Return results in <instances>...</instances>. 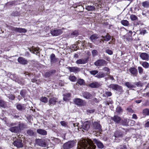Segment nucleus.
<instances>
[{
  "instance_id": "nucleus-58",
  "label": "nucleus",
  "mask_w": 149,
  "mask_h": 149,
  "mask_svg": "<svg viewBox=\"0 0 149 149\" xmlns=\"http://www.w3.org/2000/svg\"><path fill=\"white\" fill-rule=\"evenodd\" d=\"M143 96L145 97L147 96L149 97V91L146 93V94H144Z\"/></svg>"
},
{
  "instance_id": "nucleus-41",
  "label": "nucleus",
  "mask_w": 149,
  "mask_h": 149,
  "mask_svg": "<svg viewBox=\"0 0 149 149\" xmlns=\"http://www.w3.org/2000/svg\"><path fill=\"white\" fill-rule=\"evenodd\" d=\"M143 113L144 115H149V109H146L143 110Z\"/></svg>"
},
{
  "instance_id": "nucleus-49",
  "label": "nucleus",
  "mask_w": 149,
  "mask_h": 149,
  "mask_svg": "<svg viewBox=\"0 0 149 149\" xmlns=\"http://www.w3.org/2000/svg\"><path fill=\"white\" fill-rule=\"evenodd\" d=\"M92 53L93 56H94L97 55V52L96 50H94L92 51Z\"/></svg>"
},
{
  "instance_id": "nucleus-15",
  "label": "nucleus",
  "mask_w": 149,
  "mask_h": 149,
  "mask_svg": "<svg viewBox=\"0 0 149 149\" xmlns=\"http://www.w3.org/2000/svg\"><path fill=\"white\" fill-rule=\"evenodd\" d=\"M89 127L90 125L89 122L88 121H86L84 123L81 127H80V128H82L84 130H87L89 129Z\"/></svg>"
},
{
  "instance_id": "nucleus-24",
  "label": "nucleus",
  "mask_w": 149,
  "mask_h": 149,
  "mask_svg": "<svg viewBox=\"0 0 149 149\" xmlns=\"http://www.w3.org/2000/svg\"><path fill=\"white\" fill-rule=\"evenodd\" d=\"M19 128L18 127H11L9 129V130L12 132H17L19 131Z\"/></svg>"
},
{
  "instance_id": "nucleus-5",
  "label": "nucleus",
  "mask_w": 149,
  "mask_h": 149,
  "mask_svg": "<svg viewBox=\"0 0 149 149\" xmlns=\"http://www.w3.org/2000/svg\"><path fill=\"white\" fill-rule=\"evenodd\" d=\"M74 102L76 104L79 106H83L85 104V102L81 99L75 98L74 100Z\"/></svg>"
},
{
  "instance_id": "nucleus-38",
  "label": "nucleus",
  "mask_w": 149,
  "mask_h": 149,
  "mask_svg": "<svg viewBox=\"0 0 149 149\" xmlns=\"http://www.w3.org/2000/svg\"><path fill=\"white\" fill-rule=\"evenodd\" d=\"M103 39L105 41H108L111 39V36L107 34L106 36L102 37Z\"/></svg>"
},
{
  "instance_id": "nucleus-32",
  "label": "nucleus",
  "mask_w": 149,
  "mask_h": 149,
  "mask_svg": "<svg viewBox=\"0 0 149 149\" xmlns=\"http://www.w3.org/2000/svg\"><path fill=\"white\" fill-rule=\"evenodd\" d=\"M141 65L145 68H148L149 67V63L146 62H143Z\"/></svg>"
},
{
  "instance_id": "nucleus-40",
  "label": "nucleus",
  "mask_w": 149,
  "mask_h": 149,
  "mask_svg": "<svg viewBox=\"0 0 149 149\" xmlns=\"http://www.w3.org/2000/svg\"><path fill=\"white\" fill-rule=\"evenodd\" d=\"M69 79L72 81L74 82L76 80V78L74 76H70L69 77Z\"/></svg>"
},
{
  "instance_id": "nucleus-4",
  "label": "nucleus",
  "mask_w": 149,
  "mask_h": 149,
  "mask_svg": "<svg viewBox=\"0 0 149 149\" xmlns=\"http://www.w3.org/2000/svg\"><path fill=\"white\" fill-rule=\"evenodd\" d=\"M107 63L103 59H99L96 61L94 63V65L96 66H102L106 65Z\"/></svg>"
},
{
  "instance_id": "nucleus-42",
  "label": "nucleus",
  "mask_w": 149,
  "mask_h": 149,
  "mask_svg": "<svg viewBox=\"0 0 149 149\" xmlns=\"http://www.w3.org/2000/svg\"><path fill=\"white\" fill-rule=\"evenodd\" d=\"M27 134L30 136H32L34 135V132L32 130H29L27 131Z\"/></svg>"
},
{
  "instance_id": "nucleus-17",
  "label": "nucleus",
  "mask_w": 149,
  "mask_h": 149,
  "mask_svg": "<svg viewBox=\"0 0 149 149\" xmlns=\"http://www.w3.org/2000/svg\"><path fill=\"white\" fill-rule=\"evenodd\" d=\"M101 85V84L98 82H95L91 83L90 84L89 86L93 88H96L100 87Z\"/></svg>"
},
{
  "instance_id": "nucleus-28",
  "label": "nucleus",
  "mask_w": 149,
  "mask_h": 149,
  "mask_svg": "<svg viewBox=\"0 0 149 149\" xmlns=\"http://www.w3.org/2000/svg\"><path fill=\"white\" fill-rule=\"evenodd\" d=\"M95 8L94 6H86V9L88 11H93Z\"/></svg>"
},
{
  "instance_id": "nucleus-31",
  "label": "nucleus",
  "mask_w": 149,
  "mask_h": 149,
  "mask_svg": "<svg viewBox=\"0 0 149 149\" xmlns=\"http://www.w3.org/2000/svg\"><path fill=\"white\" fill-rule=\"evenodd\" d=\"M116 112L118 114L121 113L123 112V109L120 106H118L116 108Z\"/></svg>"
},
{
  "instance_id": "nucleus-61",
  "label": "nucleus",
  "mask_w": 149,
  "mask_h": 149,
  "mask_svg": "<svg viewBox=\"0 0 149 149\" xmlns=\"http://www.w3.org/2000/svg\"><path fill=\"white\" fill-rule=\"evenodd\" d=\"M132 34V32L131 31H129L128 33L127 34V35H128L130 36H131Z\"/></svg>"
},
{
  "instance_id": "nucleus-6",
  "label": "nucleus",
  "mask_w": 149,
  "mask_h": 149,
  "mask_svg": "<svg viewBox=\"0 0 149 149\" xmlns=\"http://www.w3.org/2000/svg\"><path fill=\"white\" fill-rule=\"evenodd\" d=\"M13 144L17 148H21L23 146V145L22 143V140L20 139H19L14 141Z\"/></svg>"
},
{
  "instance_id": "nucleus-64",
  "label": "nucleus",
  "mask_w": 149,
  "mask_h": 149,
  "mask_svg": "<svg viewBox=\"0 0 149 149\" xmlns=\"http://www.w3.org/2000/svg\"><path fill=\"white\" fill-rule=\"evenodd\" d=\"M146 31L145 30H143V31H141L140 32V34H141L144 35L146 33Z\"/></svg>"
},
{
  "instance_id": "nucleus-34",
  "label": "nucleus",
  "mask_w": 149,
  "mask_h": 149,
  "mask_svg": "<svg viewBox=\"0 0 149 149\" xmlns=\"http://www.w3.org/2000/svg\"><path fill=\"white\" fill-rule=\"evenodd\" d=\"M130 121V120H128L127 119H124L122 124L123 125H129Z\"/></svg>"
},
{
  "instance_id": "nucleus-14",
  "label": "nucleus",
  "mask_w": 149,
  "mask_h": 149,
  "mask_svg": "<svg viewBox=\"0 0 149 149\" xmlns=\"http://www.w3.org/2000/svg\"><path fill=\"white\" fill-rule=\"evenodd\" d=\"M88 61V59H80L77 60L76 63L78 64H86Z\"/></svg>"
},
{
  "instance_id": "nucleus-23",
  "label": "nucleus",
  "mask_w": 149,
  "mask_h": 149,
  "mask_svg": "<svg viewBox=\"0 0 149 149\" xmlns=\"http://www.w3.org/2000/svg\"><path fill=\"white\" fill-rule=\"evenodd\" d=\"M129 71L131 74L134 75H136L138 73L137 70L135 68H132L129 69Z\"/></svg>"
},
{
  "instance_id": "nucleus-56",
  "label": "nucleus",
  "mask_w": 149,
  "mask_h": 149,
  "mask_svg": "<svg viewBox=\"0 0 149 149\" xmlns=\"http://www.w3.org/2000/svg\"><path fill=\"white\" fill-rule=\"evenodd\" d=\"M61 124L62 126L64 127H66L67 126V124L64 121L61 122Z\"/></svg>"
},
{
  "instance_id": "nucleus-9",
  "label": "nucleus",
  "mask_w": 149,
  "mask_h": 149,
  "mask_svg": "<svg viewBox=\"0 0 149 149\" xmlns=\"http://www.w3.org/2000/svg\"><path fill=\"white\" fill-rule=\"evenodd\" d=\"M11 29L13 31L20 33H25L27 31V30L25 29L22 28L12 27Z\"/></svg>"
},
{
  "instance_id": "nucleus-8",
  "label": "nucleus",
  "mask_w": 149,
  "mask_h": 149,
  "mask_svg": "<svg viewBox=\"0 0 149 149\" xmlns=\"http://www.w3.org/2000/svg\"><path fill=\"white\" fill-rule=\"evenodd\" d=\"M36 142L37 145L40 146L45 147L46 145L44 141L41 139H36Z\"/></svg>"
},
{
  "instance_id": "nucleus-21",
  "label": "nucleus",
  "mask_w": 149,
  "mask_h": 149,
  "mask_svg": "<svg viewBox=\"0 0 149 149\" xmlns=\"http://www.w3.org/2000/svg\"><path fill=\"white\" fill-rule=\"evenodd\" d=\"M56 102V99L54 97L51 98L49 102V104L51 106H53L55 104Z\"/></svg>"
},
{
  "instance_id": "nucleus-62",
  "label": "nucleus",
  "mask_w": 149,
  "mask_h": 149,
  "mask_svg": "<svg viewBox=\"0 0 149 149\" xmlns=\"http://www.w3.org/2000/svg\"><path fill=\"white\" fill-rule=\"evenodd\" d=\"M127 111L130 112H133V110L130 108H128L127 109Z\"/></svg>"
},
{
  "instance_id": "nucleus-57",
  "label": "nucleus",
  "mask_w": 149,
  "mask_h": 149,
  "mask_svg": "<svg viewBox=\"0 0 149 149\" xmlns=\"http://www.w3.org/2000/svg\"><path fill=\"white\" fill-rule=\"evenodd\" d=\"M137 116L135 114H133L132 115V119H137Z\"/></svg>"
},
{
  "instance_id": "nucleus-26",
  "label": "nucleus",
  "mask_w": 149,
  "mask_h": 149,
  "mask_svg": "<svg viewBox=\"0 0 149 149\" xmlns=\"http://www.w3.org/2000/svg\"><path fill=\"white\" fill-rule=\"evenodd\" d=\"M125 85L129 89H132L135 87L133 84L129 82H126L125 83Z\"/></svg>"
},
{
  "instance_id": "nucleus-51",
  "label": "nucleus",
  "mask_w": 149,
  "mask_h": 149,
  "mask_svg": "<svg viewBox=\"0 0 149 149\" xmlns=\"http://www.w3.org/2000/svg\"><path fill=\"white\" fill-rule=\"evenodd\" d=\"M25 94V91L24 90H22L20 92V94L23 97H24Z\"/></svg>"
},
{
  "instance_id": "nucleus-13",
  "label": "nucleus",
  "mask_w": 149,
  "mask_h": 149,
  "mask_svg": "<svg viewBox=\"0 0 149 149\" xmlns=\"http://www.w3.org/2000/svg\"><path fill=\"white\" fill-rule=\"evenodd\" d=\"M93 141L97 145L99 148L102 149L104 147V145L102 143L96 139H94Z\"/></svg>"
},
{
  "instance_id": "nucleus-22",
  "label": "nucleus",
  "mask_w": 149,
  "mask_h": 149,
  "mask_svg": "<svg viewBox=\"0 0 149 149\" xmlns=\"http://www.w3.org/2000/svg\"><path fill=\"white\" fill-rule=\"evenodd\" d=\"M93 127L96 130H100L101 128V126L100 124L96 122H94L93 123Z\"/></svg>"
},
{
  "instance_id": "nucleus-36",
  "label": "nucleus",
  "mask_w": 149,
  "mask_h": 149,
  "mask_svg": "<svg viewBox=\"0 0 149 149\" xmlns=\"http://www.w3.org/2000/svg\"><path fill=\"white\" fill-rule=\"evenodd\" d=\"M98 38V37L97 35L94 34L93 35H92L90 37V38L92 41H95V40L97 39Z\"/></svg>"
},
{
  "instance_id": "nucleus-29",
  "label": "nucleus",
  "mask_w": 149,
  "mask_h": 149,
  "mask_svg": "<svg viewBox=\"0 0 149 149\" xmlns=\"http://www.w3.org/2000/svg\"><path fill=\"white\" fill-rule=\"evenodd\" d=\"M121 24L123 26H127L129 24V22L128 21L126 20H123L121 21Z\"/></svg>"
},
{
  "instance_id": "nucleus-25",
  "label": "nucleus",
  "mask_w": 149,
  "mask_h": 149,
  "mask_svg": "<svg viewBox=\"0 0 149 149\" xmlns=\"http://www.w3.org/2000/svg\"><path fill=\"white\" fill-rule=\"evenodd\" d=\"M50 58L51 63H55L57 61L55 57V55L53 54H52L50 55Z\"/></svg>"
},
{
  "instance_id": "nucleus-11",
  "label": "nucleus",
  "mask_w": 149,
  "mask_h": 149,
  "mask_svg": "<svg viewBox=\"0 0 149 149\" xmlns=\"http://www.w3.org/2000/svg\"><path fill=\"white\" fill-rule=\"evenodd\" d=\"M109 87L116 91H119L121 89V87L118 85L113 84L109 85Z\"/></svg>"
},
{
  "instance_id": "nucleus-35",
  "label": "nucleus",
  "mask_w": 149,
  "mask_h": 149,
  "mask_svg": "<svg viewBox=\"0 0 149 149\" xmlns=\"http://www.w3.org/2000/svg\"><path fill=\"white\" fill-rule=\"evenodd\" d=\"M40 100L43 102L46 103L48 101V99L45 97H42L40 98Z\"/></svg>"
},
{
  "instance_id": "nucleus-53",
  "label": "nucleus",
  "mask_w": 149,
  "mask_h": 149,
  "mask_svg": "<svg viewBox=\"0 0 149 149\" xmlns=\"http://www.w3.org/2000/svg\"><path fill=\"white\" fill-rule=\"evenodd\" d=\"M136 85L137 87L142 86H143V84L140 81L136 82Z\"/></svg>"
},
{
  "instance_id": "nucleus-37",
  "label": "nucleus",
  "mask_w": 149,
  "mask_h": 149,
  "mask_svg": "<svg viewBox=\"0 0 149 149\" xmlns=\"http://www.w3.org/2000/svg\"><path fill=\"white\" fill-rule=\"evenodd\" d=\"M103 70L104 71L106 72V74L107 75H109V74L110 72V69L109 68L107 67H104L103 68Z\"/></svg>"
},
{
  "instance_id": "nucleus-45",
  "label": "nucleus",
  "mask_w": 149,
  "mask_h": 149,
  "mask_svg": "<svg viewBox=\"0 0 149 149\" xmlns=\"http://www.w3.org/2000/svg\"><path fill=\"white\" fill-rule=\"evenodd\" d=\"M98 71L96 70H92L90 72V73L91 74L94 75L98 73Z\"/></svg>"
},
{
  "instance_id": "nucleus-39",
  "label": "nucleus",
  "mask_w": 149,
  "mask_h": 149,
  "mask_svg": "<svg viewBox=\"0 0 149 149\" xmlns=\"http://www.w3.org/2000/svg\"><path fill=\"white\" fill-rule=\"evenodd\" d=\"M130 18L132 21H134L138 19V17L135 15L133 14L130 15Z\"/></svg>"
},
{
  "instance_id": "nucleus-60",
  "label": "nucleus",
  "mask_w": 149,
  "mask_h": 149,
  "mask_svg": "<svg viewBox=\"0 0 149 149\" xmlns=\"http://www.w3.org/2000/svg\"><path fill=\"white\" fill-rule=\"evenodd\" d=\"M131 122L132 123L131 124H130L129 123V125H133L134 123L135 122L134 120H130V122Z\"/></svg>"
},
{
  "instance_id": "nucleus-43",
  "label": "nucleus",
  "mask_w": 149,
  "mask_h": 149,
  "mask_svg": "<svg viewBox=\"0 0 149 149\" xmlns=\"http://www.w3.org/2000/svg\"><path fill=\"white\" fill-rule=\"evenodd\" d=\"M138 69L139 74H142L143 72V68L141 67H138Z\"/></svg>"
},
{
  "instance_id": "nucleus-1",
  "label": "nucleus",
  "mask_w": 149,
  "mask_h": 149,
  "mask_svg": "<svg viewBox=\"0 0 149 149\" xmlns=\"http://www.w3.org/2000/svg\"><path fill=\"white\" fill-rule=\"evenodd\" d=\"M95 148L91 140L84 139L78 142L77 149H95Z\"/></svg>"
},
{
  "instance_id": "nucleus-19",
  "label": "nucleus",
  "mask_w": 149,
  "mask_h": 149,
  "mask_svg": "<svg viewBox=\"0 0 149 149\" xmlns=\"http://www.w3.org/2000/svg\"><path fill=\"white\" fill-rule=\"evenodd\" d=\"M82 95L83 97L86 99H90L92 98V95L90 93L87 92L84 93Z\"/></svg>"
},
{
  "instance_id": "nucleus-44",
  "label": "nucleus",
  "mask_w": 149,
  "mask_h": 149,
  "mask_svg": "<svg viewBox=\"0 0 149 149\" xmlns=\"http://www.w3.org/2000/svg\"><path fill=\"white\" fill-rule=\"evenodd\" d=\"M17 108L19 110H22L24 109L23 105L21 104H18L17 105Z\"/></svg>"
},
{
  "instance_id": "nucleus-59",
  "label": "nucleus",
  "mask_w": 149,
  "mask_h": 149,
  "mask_svg": "<svg viewBox=\"0 0 149 149\" xmlns=\"http://www.w3.org/2000/svg\"><path fill=\"white\" fill-rule=\"evenodd\" d=\"M87 112L88 113H93L94 112V110L93 109L88 110Z\"/></svg>"
},
{
  "instance_id": "nucleus-63",
  "label": "nucleus",
  "mask_w": 149,
  "mask_h": 149,
  "mask_svg": "<svg viewBox=\"0 0 149 149\" xmlns=\"http://www.w3.org/2000/svg\"><path fill=\"white\" fill-rule=\"evenodd\" d=\"M145 126L146 127H149V121L146 123L145 124Z\"/></svg>"
},
{
  "instance_id": "nucleus-7",
  "label": "nucleus",
  "mask_w": 149,
  "mask_h": 149,
  "mask_svg": "<svg viewBox=\"0 0 149 149\" xmlns=\"http://www.w3.org/2000/svg\"><path fill=\"white\" fill-rule=\"evenodd\" d=\"M62 31L61 29L54 30L51 31V33L53 36H57L61 34Z\"/></svg>"
},
{
  "instance_id": "nucleus-16",
  "label": "nucleus",
  "mask_w": 149,
  "mask_h": 149,
  "mask_svg": "<svg viewBox=\"0 0 149 149\" xmlns=\"http://www.w3.org/2000/svg\"><path fill=\"white\" fill-rule=\"evenodd\" d=\"M68 68L69 71L72 72H77L80 71V68L77 67H68Z\"/></svg>"
},
{
  "instance_id": "nucleus-33",
  "label": "nucleus",
  "mask_w": 149,
  "mask_h": 149,
  "mask_svg": "<svg viewBox=\"0 0 149 149\" xmlns=\"http://www.w3.org/2000/svg\"><path fill=\"white\" fill-rule=\"evenodd\" d=\"M70 93H67L64 95V97L63 99L64 101H67L68 100L69 98L70 97Z\"/></svg>"
},
{
  "instance_id": "nucleus-48",
  "label": "nucleus",
  "mask_w": 149,
  "mask_h": 149,
  "mask_svg": "<svg viewBox=\"0 0 149 149\" xmlns=\"http://www.w3.org/2000/svg\"><path fill=\"white\" fill-rule=\"evenodd\" d=\"M5 104V102L0 100V107H4Z\"/></svg>"
},
{
  "instance_id": "nucleus-18",
  "label": "nucleus",
  "mask_w": 149,
  "mask_h": 149,
  "mask_svg": "<svg viewBox=\"0 0 149 149\" xmlns=\"http://www.w3.org/2000/svg\"><path fill=\"white\" fill-rule=\"evenodd\" d=\"M111 119L116 123H119L121 120L120 117L117 115H115L111 117Z\"/></svg>"
},
{
  "instance_id": "nucleus-46",
  "label": "nucleus",
  "mask_w": 149,
  "mask_h": 149,
  "mask_svg": "<svg viewBox=\"0 0 149 149\" xmlns=\"http://www.w3.org/2000/svg\"><path fill=\"white\" fill-rule=\"evenodd\" d=\"M79 124L78 123H72V125L74 126V127H75L76 129H77V130H78L79 127H80L78 126Z\"/></svg>"
},
{
  "instance_id": "nucleus-54",
  "label": "nucleus",
  "mask_w": 149,
  "mask_h": 149,
  "mask_svg": "<svg viewBox=\"0 0 149 149\" xmlns=\"http://www.w3.org/2000/svg\"><path fill=\"white\" fill-rule=\"evenodd\" d=\"M105 95L107 96H110L111 95V93L110 92L107 91L105 93Z\"/></svg>"
},
{
  "instance_id": "nucleus-10",
  "label": "nucleus",
  "mask_w": 149,
  "mask_h": 149,
  "mask_svg": "<svg viewBox=\"0 0 149 149\" xmlns=\"http://www.w3.org/2000/svg\"><path fill=\"white\" fill-rule=\"evenodd\" d=\"M140 57L142 60L148 61L149 60V55L146 53H141L140 55Z\"/></svg>"
},
{
  "instance_id": "nucleus-52",
  "label": "nucleus",
  "mask_w": 149,
  "mask_h": 149,
  "mask_svg": "<svg viewBox=\"0 0 149 149\" xmlns=\"http://www.w3.org/2000/svg\"><path fill=\"white\" fill-rule=\"evenodd\" d=\"M106 52L109 55H112L113 54L112 51L109 49H107L106 50Z\"/></svg>"
},
{
  "instance_id": "nucleus-20",
  "label": "nucleus",
  "mask_w": 149,
  "mask_h": 149,
  "mask_svg": "<svg viewBox=\"0 0 149 149\" xmlns=\"http://www.w3.org/2000/svg\"><path fill=\"white\" fill-rule=\"evenodd\" d=\"M36 132L39 134L42 135H45L47 134V132L45 130L42 129H37Z\"/></svg>"
},
{
  "instance_id": "nucleus-27",
  "label": "nucleus",
  "mask_w": 149,
  "mask_h": 149,
  "mask_svg": "<svg viewBox=\"0 0 149 149\" xmlns=\"http://www.w3.org/2000/svg\"><path fill=\"white\" fill-rule=\"evenodd\" d=\"M106 76L105 74L102 72H100L95 77L98 78H103Z\"/></svg>"
},
{
  "instance_id": "nucleus-47",
  "label": "nucleus",
  "mask_w": 149,
  "mask_h": 149,
  "mask_svg": "<svg viewBox=\"0 0 149 149\" xmlns=\"http://www.w3.org/2000/svg\"><path fill=\"white\" fill-rule=\"evenodd\" d=\"M78 83L80 85H82L84 83V81L82 79H79L78 80Z\"/></svg>"
},
{
  "instance_id": "nucleus-3",
  "label": "nucleus",
  "mask_w": 149,
  "mask_h": 149,
  "mask_svg": "<svg viewBox=\"0 0 149 149\" xmlns=\"http://www.w3.org/2000/svg\"><path fill=\"white\" fill-rule=\"evenodd\" d=\"M75 145L73 141H68L64 144L63 148L64 149H69L73 147Z\"/></svg>"
},
{
  "instance_id": "nucleus-12",
  "label": "nucleus",
  "mask_w": 149,
  "mask_h": 149,
  "mask_svg": "<svg viewBox=\"0 0 149 149\" xmlns=\"http://www.w3.org/2000/svg\"><path fill=\"white\" fill-rule=\"evenodd\" d=\"M18 61L20 63L23 65L27 64L28 63V61L22 57H19L18 59Z\"/></svg>"
},
{
  "instance_id": "nucleus-50",
  "label": "nucleus",
  "mask_w": 149,
  "mask_h": 149,
  "mask_svg": "<svg viewBox=\"0 0 149 149\" xmlns=\"http://www.w3.org/2000/svg\"><path fill=\"white\" fill-rule=\"evenodd\" d=\"M9 98L11 100H13L15 98L14 96L12 94H10L8 96Z\"/></svg>"
},
{
  "instance_id": "nucleus-30",
  "label": "nucleus",
  "mask_w": 149,
  "mask_h": 149,
  "mask_svg": "<svg viewBox=\"0 0 149 149\" xmlns=\"http://www.w3.org/2000/svg\"><path fill=\"white\" fill-rule=\"evenodd\" d=\"M142 5L144 8H148L149 7V2L148 1H143L142 3Z\"/></svg>"
},
{
  "instance_id": "nucleus-2",
  "label": "nucleus",
  "mask_w": 149,
  "mask_h": 149,
  "mask_svg": "<svg viewBox=\"0 0 149 149\" xmlns=\"http://www.w3.org/2000/svg\"><path fill=\"white\" fill-rule=\"evenodd\" d=\"M124 131H125L123 129L121 128L117 130L116 131L114 134V136L115 138V141L116 142H118L120 141L121 138L125 134Z\"/></svg>"
},
{
  "instance_id": "nucleus-55",
  "label": "nucleus",
  "mask_w": 149,
  "mask_h": 149,
  "mask_svg": "<svg viewBox=\"0 0 149 149\" xmlns=\"http://www.w3.org/2000/svg\"><path fill=\"white\" fill-rule=\"evenodd\" d=\"M78 35V32L77 31H75L72 33L71 35L76 36Z\"/></svg>"
}]
</instances>
